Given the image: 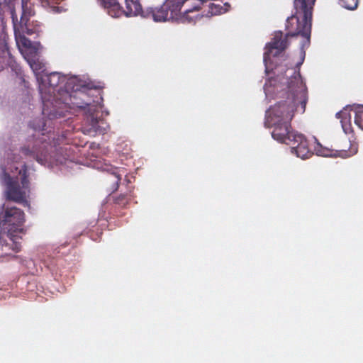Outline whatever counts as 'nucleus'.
<instances>
[{"instance_id": "nucleus-23", "label": "nucleus", "mask_w": 363, "mask_h": 363, "mask_svg": "<svg viewBox=\"0 0 363 363\" xmlns=\"http://www.w3.org/2000/svg\"><path fill=\"white\" fill-rule=\"evenodd\" d=\"M23 46L28 47L30 45V41L27 40L26 38H23Z\"/></svg>"}, {"instance_id": "nucleus-20", "label": "nucleus", "mask_w": 363, "mask_h": 363, "mask_svg": "<svg viewBox=\"0 0 363 363\" xmlns=\"http://www.w3.org/2000/svg\"><path fill=\"white\" fill-rule=\"evenodd\" d=\"M46 124V121H43L41 119H35L33 122L30 123V126L35 130L43 131L45 130Z\"/></svg>"}, {"instance_id": "nucleus-3", "label": "nucleus", "mask_w": 363, "mask_h": 363, "mask_svg": "<svg viewBox=\"0 0 363 363\" xmlns=\"http://www.w3.org/2000/svg\"><path fill=\"white\" fill-rule=\"evenodd\" d=\"M24 221V213L22 210L16 207H7L5 209L4 219L0 223L1 231L4 236L11 240V249L16 252L21 249V245L18 240L21 239L18 234L25 233L24 229L21 228Z\"/></svg>"}, {"instance_id": "nucleus-11", "label": "nucleus", "mask_w": 363, "mask_h": 363, "mask_svg": "<svg viewBox=\"0 0 363 363\" xmlns=\"http://www.w3.org/2000/svg\"><path fill=\"white\" fill-rule=\"evenodd\" d=\"M291 152L301 159L308 158L313 153L309 149L308 142L303 135L296 133L291 140Z\"/></svg>"}, {"instance_id": "nucleus-13", "label": "nucleus", "mask_w": 363, "mask_h": 363, "mask_svg": "<svg viewBox=\"0 0 363 363\" xmlns=\"http://www.w3.org/2000/svg\"><path fill=\"white\" fill-rule=\"evenodd\" d=\"M288 37L286 35L283 38L281 31L276 32L271 42L267 45V48L269 52L272 50H277L278 53L283 52L289 46Z\"/></svg>"}, {"instance_id": "nucleus-17", "label": "nucleus", "mask_w": 363, "mask_h": 363, "mask_svg": "<svg viewBox=\"0 0 363 363\" xmlns=\"http://www.w3.org/2000/svg\"><path fill=\"white\" fill-rule=\"evenodd\" d=\"M357 152V147L355 145H351L349 150H335V153L333 155L335 157H340L342 158H347Z\"/></svg>"}, {"instance_id": "nucleus-26", "label": "nucleus", "mask_w": 363, "mask_h": 363, "mask_svg": "<svg viewBox=\"0 0 363 363\" xmlns=\"http://www.w3.org/2000/svg\"><path fill=\"white\" fill-rule=\"evenodd\" d=\"M347 9H352V7H350V6H346Z\"/></svg>"}, {"instance_id": "nucleus-5", "label": "nucleus", "mask_w": 363, "mask_h": 363, "mask_svg": "<svg viewBox=\"0 0 363 363\" xmlns=\"http://www.w3.org/2000/svg\"><path fill=\"white\" fill-rule=\"evenodd\" d=\"M90 92L91 90L86 87L76 89L71 93L67 91H63L62 94V101H61V99L55 100V104L52 107V111H63V116L60 117L62 118L65 116V113L68 111V109L78 108L80 109L88 108L89 110L95 106L92 104L94 101L90 98Z\"/></svg>"}, {"instance_id": "nucleus-15", "label": "nucleus", "mask_w": 363, "mask_h": 363, "mask_svg": "<svg viewBox=\"0 0 363 363\" xmlns=\"http://www.w3.org/2000/svg\"><path fill=\"white\" fill-rule=\"evenodd\" d=\"M21 152L25 158L33 159L38 162H42V157L43 156V152L38 149L36 146H33L32 148L29 145L22 147Z\"/></svg>"}, {"instance_id": "nucleus-12", "label": "nucleus", "mask_w": 363, "mask_h": 363, "mask_svg": "<svg viewBox=\"0 0 363 363\" xmlns=\"http://www.w3.org/2000/svg\"><path fill=\"white\" fill-rule=\"evenodd\" d=\"M94 111L95 106L87 110V116L82 128L85 134L95 135L99 130V120L94 116Z\"/></svg>"}, {"instance_id": "nucleus-22", "label": "nucleus", "mask_w": 363, "mask_h": 363, "mask_svg": "<svg viewBox=\"0 0 363 363\" xmlns=\"http://www.w3.org/2000/svg\"><path fill=\"white\" fill-rule=\"evenodd\" d=\"M8 52L3 48H0V70L3 69V63H4V55Z\"/></svg>"}, {"instance_id": "nucleus-4", "label": "nucleus", "mask_w": 363, "mask_h": 363, "mask_svg": "<svg viewBox=\"0 0 363 363\" xmlns=\"http://www.w3.org/2000/svg\"><path fill=\"white\" fill-rule=\"evenodd\" d=\"M18 174L21 177V186H20L18 177H11L5 169L1 174V181L6 187V196L7 200L28 205L26 197L30 192V187L27 175V167L25 164L22 169L19 170Z\"/></svg>"}, {"instance_id": "nucleus-21", "label": "nucleus", "mask_w": 363, "mask_h": 363, "mask_svg": "<svg viewBox=\"0 0 363 363\" xmlns=\"http://www.w3.org/2000/svg\"><path fill=\"white\" fill-rule=\"evenodd\" d=\"M113 175L116 179V185H115V186L113 188V191H116V190L118 189V188L119 186V182L121 180V174L118 171H116V172H114L113 173Z\"/></svg>"}, {"instance_id": "nucleus-6", "label": "nucleus", "mask_w": 363, "mask_h": 363, "mask_svg": "<svg viewBox=\"0 0 363 363\" xmlns=\"http://www.w3.org/2000/svg\"><path fill=\"white\" fill-rule=\"evenodd\" d=\"M61 77L57 72H52L47 75L43 79V82L48 84L46 88L45 84H40L39 91L41 95L43 101V116L47 117L49 120L60 118L63 116V111H52V107L55 104V100H59L58 98L52 95L55 94V87H57L61 82Z\"/></svg>"}, {"instance_id": "nucleus-14", "label": "nucleus", "mask_w": 363, "mask_h": 363, "mask_svg": "<svg viewBox=\"0 0 363 363\" xmlns=\"http://www.w3.org/2000/svg\"><path fill=\"white\" fill-rule=\"evenodd\" d=\"M133 196L131 191L125 194H121L118 195H110L108 197L109 201H112V203L116 208H124L132 200Z\"/></svg>"}, {"instance_id": "nucleus-1", "label": "nucleus", "mask_w": 363, "mask_h": 363, "mask_svg": "<svg viewBox=\"0 0 363 363\" xmlns=\"http://www.w3.org/2000/svg\"><path fill=\"white\" fill-rule=\"evenodd\" d=\"M286 89V100L277 102L267 111L265 125L274 127L272 136L274 140L289 145L292 144V138L297 133L291 126L294 112L300 105L303 113L307 102V90L299 71L294 70L287 79Z\"/></svg>"}, {"instance_id": "nucleus-9", "label": "nucleus", "mask_w": 363, "mask_h": 363, "mask_svg": "<svg viewBox=\"0 0 363 363\" xmlns=\"http://www.w3.org/2000/svg\"><path fill=\"white\" fill-rule=\"evenodd\" d=\"M37 1L40 2L43 7H50L53 12L58 13L61 11L59 6L51 5L50 0H21L20 26L28 35L35 33L39 28L38 26L30 28L29 23L30 18L35 14L34 6Z\"/></svg>"}, {"instance_id": "nucleus-16", "label": "nucleus", "mask_w": 363, "mask_h": 363, "mask_svg": "<svg viewBox=\"0 0 363 363\" xmlns=\"http://www.w3.org/2000/svg\"><path fill=\"white\" fill-rule=\"evenodd\" d=\"M336 117L340 119L342 127L345 133H347L350 130V125H347V122H350V115L347 112V110L344 109L342 111L337 112L336 113Z\"/></svg>"}, {"instance_id": "nucleus-25", "label": "nucleus", "mask_w": 363, "mask_h": 363, "mask_svg": "<svg viewBox=\"0 0 363 363\" xmlns=\"http://www.w3.org/2000/svg\"><path fill=\"white\" fill-rule=\"evenodd\" d=\"M11 16H12V19H13V23H15V21H18L17 15L15 13L14 11L12 12Z\"/></svg>"}, {"instance_id": "nucleus-7", "label": "nucleus", "mask_w": 363, "mask_h": 363, "mask_svg": "<svg viewBox=\"0 0 363 363\" xmlns=\"http://www.w3.org/2000/svg\"><path fill=\"white\" fill-rule=\"evenodd\" d=\"M164 4L172 20L181 18L189 23L194 21L198 16H191L189 13L198 12L202 5L200 0H167Z\"/></svg>"}, {"instance_id": "nucleus-19", "label": "nucleus", "mask_w": 363, "mask_h": 363, "mask_svg": "<svg viewBox=\"0 0 363 363\" xmlns=\"http://www.w3.org/2000/svg\"><path fill=\"white\" fill-rule=\"evenodd\" d=\"M354 113V123L363 130V106L358 107Z\"/></svg>"}, {"instance_id": "nucleus-10", "label": "nucleus", "mask_w": 363, "mask_h": 363, "mask_svg": "<svg viewBox=\"0 0 363 363\" xmlns=\"http://www.w3.org/2000/svg\"><path fill=\"white\" fill-rule=\"evenodd\" d=\"M139 11L136 13L125 16L128 17L140 15L143 18L152 19L156 22L172 20V18H170V14L165 4H162L160 7H147L143 10L142 9L141 5L139 3Z\"/></svg>"}, {"instance_id": "nucleus-18", "label": "nucleus", "mask_w": 363, "mask_h": 363, "mask_svg": "<svg viewBox=\"0 0 363 363\" xmlns=\"http://www.w3.org/2000/svg\"><path fill=\"white\" fill-rule=\"evenodd\" d=\"M230 5L228 3L224 4L223 6L221 4H211L209 5L210 12L213 15H219L225 13L229 10Z\"/></svg>"}, {"instance_id": "nucleus-8", "label": "nucleus", "mask_w": 363, "mask_h": 363, "mask_svg": "<svg viewBox=\"0 0 363 363\" xmlns=\"http://www.w3.org/2000/svg\"><path fill=\"white\" fill-rule=\"evenodd\" d=\"M112 17L135 14L139 11V0H96Z\"/></svg>"}, {"instance_id": "nucleus-2", "label": "nucleus", "mask_w": 363, "mask_h": 363, "mask_svg": "<svg viewBox=\"0 0 363 363\" xmlns=\"http://www.w3.org/2000/svg\"><path fill=\"white\" fill-rule=\"evenodd\" d=\"M316 0H294V14L286 20V36L301 35L310 42L313 6Z\"/></svg>"}, {"instance_id": "nucleus-24", "label": "nucleus", "mask_w": 363, "mask_h": 363, "mask_svg": "<svg viewBox=\"0 0 363 363\" xmlns=\"http://www.w3.org/2000/svg\"><path fill=\"white\" fill-rule=\"evenodd\" d=\"M304 57H305V52H304V51H303V52H302V57H301V61H300L299 62H298V63H297V66H300V65L303 63V60H304Z\"/></svg>"}]
</instances>
